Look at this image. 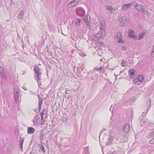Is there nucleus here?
Wrapping results in <instances>:
<instances>
[{
	"instance_id": "nucleus-41",
	"label": "nucleus",
	"mask_w": 154,
	"mask_h": 154,
	"mask_svg": "<svg viewBox=\"0 0 154 154\" xmlns=\"http://www.w3.org/2000/svg\"><path fill=\"white\" fill-rule=\"evenodd\" d=\"M134 40H136L137 39V36L134 35L133 36V37L132 38Z\"/></svg>"
},
{
	"instance_id": "nucleus-56",
	"label": "nucleus",
	"mask_w": 154,
	"mask_h": 154,
	"mask_svg": "<svg viewBox=\"0 0 154 154\" xmlns=\"http://www.w3.org/2000/svg\"><path fill=\"white\" fill-rule=\"evenodd\" d=\"M112 109L111 107H110V108L109 110H110V111H111V110H112V109Z\"/></svg>"
},
{
	"instance_id": "nucleus-11",
	"label": "nucleus",
	"mask_w": 154,
	"mask_h": 154,
	"mask_svg": "<svg viewBox=\"0 0 154 154\" xmlns=\"http://www.w3.org/2000/svg\"><path fill=\"white\" fill-rule=\"evenodd\" d=\"M151 100L150 99H149L146 102V104L147 105V106L148 107V108L146 109V112H143V113L144 114L145 113V115H146V114H147V113L149 111V108L150 107V106H151Z\"/></svg>"
},
{
	"instance_id": "nucleus-20",
	"label": "nucleus",
	"mask_w": 154,
	"mask_h": 154,
	"mask_svg": "<svg viewBox=\"0 0 154 154\" xmlns=\"http://www.w3.org/2000/svg\"><path fill=\"white\" fill-rule=\"evenodd\" d=\"M0 74L2 78L4 79L5 78V73L4 69H2L1 70L0 69Z\"/></svg>"
},
{
	"instance_id": "nucleus-14",
	"label": "nucleus",
	"mask_w": 154,
	"mask_h": 154,
	"mask_svg": "<svg viewBox=\"0 0 154 154\" xmlns=\"http://www.w3.org/2000/svg\"><path fill=\"white\" fill-rule=\"evenodd\" d=\"M23 14H24V12L22 11H21L19 14H18V18L20 20H22L23 19Z\"/></svg>"
},
{
	"instance_id": "nucleus-15",
	"label": "nucleus",
	"mask_w": 154,
	"mask_h": 154,
	"mask_svg": "<svg viewBox=\"0 0 154 154\" xmlns=\"http://www.w3.org/2000/svg\"><path fill=\"white\" fill-rule=\"evenodd\" d=\"M14 98L15 101L17 102L18 101V99L19 96V92L18 91H14Z\"/></svg>"
},
{
	"instance_id": "nucleus-28",
	"label": "nucleus",
	"mask_w": 154,
	"mask_h": 154,
	"mask_svg": "<svg viewBox=\"0 0 154 154\" xmlns=\"http://www.w3.org/2000/svg\"><path fill=\"white\" fill-rule=\"evenodd\" d=\"M39 147L42 150V152L44 153L45 152V148L42 145H39Z\"/></svg>"
},
{
	"instance_id": "nucleus-48",
	"label": "nucleus",
	"mask_w": 154,
	"mask_h": 154,
	"mask_svg": "<svg viewBox=\"0 0 154 154\" xmlns=\"http://www.w3.org/2000/svg\"><path fill=\"white\" fill-rule=\"evenodd\" d=\"M22 88L23 89L25 90H26L27 88L26 87H22Z\"/></svg>"
},
{
	"instance_id": "nucleus-50",
	"label": "nucleus",
	"mask_w": 154,
	"mask_h": 154,
	"mask_svg": "<svg viewBox=\"0 0 154 154\" xmlns=\"http://www.w3.org/2000/svg\"><path fill=\"white\" fill-rule=\"evenodd\" d=\"M69 91H66V92H65V94H69V92H69Z\"/></svg>"
},
{
	"instance_id": "nucleus-26",
	"label": "nucleus",
	"mask_w": 154,
	"mask_h": 154,
	"mask_svg": "<svg viewBox=\"0 0 154 154\" xmlns=\"http://www.w3.org/2000/svg\"><path fill=\"white\" fill-rule=\"evenodd\" d=\"M85 68V66L83 64L81 65H79L78 67V69H80L83 71Z\"/></svg>"
},
{
	"instance_id": "nucleus-64",
	"label": "nucleus",
	"mask_w": 154,
	"mask_h": 154,
	"mask_svg": "<svg viewBox=\"0 0 154 154\" xmlns=\"http://www.w3.org/2000/svg\"><path fill=\"white\" fill-rule=\"evenodd\" d=\"M35 111L36 112V110H35Z\"/></svg>"
},
{
	"instance_id": "nucleus-58",
	"label": "nucleus",
	"mask_w": 154,
	"mask_h": 154,
	"mask_svg": "<svg viewBox=\"0 0 154 154\" xmlns=\"http://www.w3.org/2000/svg\"><path fill=\"white\" fill-rule=\"evenodd\" d=\"M2 69V68H1V66H0V69L1 70Z\"/></svg>"
},
{
	"instance_id": "nucleus-30",
	"label": "nucleus",
	"mask_w": 154,
	"mask_h": 154,
	"mask_svg": "<svg viewBox=\"0 0 154 154\" xmlns=\"http://www.w3.org/2000/svg\"><path fill=\"white\" fill-rule=\"evenodd\" d=\"M132 5L135 8H136L138 4L136 3L135 2H133L131 3V5Z\"/></svg>"
},
{
	"instance_id": "nucleus-4",
	"label": "nucleus",
	"mask_w": 154,
	"mask_h": 154,
	"mask_svg": "<svg viewBox=\"0 0 154 154\" xmlns=\"http://www.w3.org/2000/svg\"><path fill=\"white\" fill-rule=\"evenodd\" d=\"M100 32L101 36H103L106 35V32L105 31L106 29L105 23V21L101 20H100Z\"/></svg>"
},
{
	"instance_id": "nucleus-25",
	"label": "nucleus",
	"mask_w": 154,
	"mask_h": 154,
	"mask_svg": "<svg viewBox=\"0 0 154 154\" xmlns=\"http://www.w3.org/2000/svg\"><path fill=\"white\" fill-rule=\"evenodd\" d=\"M105 8L106 10L108 11H109V10L111 11L113 9V8H112V6L110 5L106 6Z\"/></svg>"
},
{
	"instance_id": "nucleus-9",
	"label": "nucleus",
	"mask_w": 154,
	"mask_h": 154,
	"mask_svg": "<svg viewBox=\"0 0 154 154\" xmlns=\"http://www.w3.org/2000/svg\"><path fill=\"white\" fill-rule=\"evenodd\" d=\"M129 74L131 79H133L136 73V71L133 69H130L128 71Z\"/></svg>"
},
{
	"instance_id": "nucleus-19",
	"label": "nucleus",
	"mask_w": 154,
	"mask_h": 154,
	"mask_svg": "<svg viewBox=\"0 0 154 154\" xmlns=\"http://www.w3.org/2000/svg\"><path fill=\"white\" fill-rule=\"evenodd\" d=\"M131 7V3L127 4H125L122 7V9L123 10H126Z\"/></svg>"
},
{
	"instance_id": "nucleus-60",
	"label": "nucleus",
	"mask_w": 154,
	"mask_h": 154,
	"mask_svg": "<svg viewBox=\"0 0 154 154\" xmlns=\"http://www.w3.org/2000/svg\"><path fill=\"white\" fill-rule=\"evenodd\" d=\"M22 75H24V73H22Z\"/></svg>"
},
{
	"instance_id": "nucleus-53",
	"label": "nucleus",
	"mask_w": 154,
	"mask_h": 154,
	"mask_svg": "<svg viewBox=\"0 0 154 154\" xmlns=\"http://www.w3.org/2000/svg\"><path fill=\"white\" fill-rule=\"evenodd\" d=\"M105 80L107 81H109L108 79L107 78H106L105 79Z\"/></svg>"
},
{
	"instance_id": "nucleus-40",
	"label": "nucleus",
	"mask_w": 154,
	"mask_h": 154,
	"mask_svg": "<svg viewBox=\"0 0 154 154\" xmlns=\"http://www.w3.org/2000/svg\"><path fill=\"white\" fill-rule=\"evenodd\" d=\"M134 40H136L137 39V36L134 35L133 36V37L132 38Z\"/></svg>"
},
{
	"instance_id": "nucleus-13",
	"label": "nucleus",
	"mask_w": 154,
	"mask_h": 154,
	"mask_svg": "<svg viewBox=\"0 0 154 154\" xmlns=\"http://www.w3.org/2000/svg\"><path fill=\"white\" fill-rule=\"evenodd\" d=\"M35 131V129L32 127H29L27 128V133L29 134H33Z\"/></svg>"
},
{
	"instance_id": "nucleus-57",
	"label": "nucleus",
	"mask_w": 154,
	"mask_h": 154,
	"mask_svg": "<svg viewBox=\"0 0 154 154\" xmlns=\"http://www.w3.org/2000/svg\"><path fill=\"white\" fill-rule=\"evenodd\" d=\"M12 2H11V5H12Z\"/></svg>"
},
{
	"instance_id": "nucleus-24",
	"label": "nucleus",
	"mask_w": 154,
	"mask_h": 154,
	"mask_svg": "<svg viewBox=\"0 0 154 154\" xmlns=\"http://www.w3.org/2000/svg\"><path fill=\"white\" fill-rule=\"evenodd\" d=\"M148 124L150 126V129H154V124L153 123L151 122H149L148 123Z\"/></svg>"
},
{
	"instance_id": "nucleus-47",
	"label": "nucleus",
	"mask_w": 154,
	"mask_h": 154,
	"mask_svg": "<svg viewBox=\"0 0 154 154\" xmlns=\"http://www.w3.org/2000/svg\"><path fill=\"white\" fill-rule=\"evenodd\" d=\"M85 73H86V72L85 71L83 72L82 73V77L84 76V75L83 74Z\"/></svg>"
},
{
	"instance_id": "nucleus-46",
	"label": "nucleus",
	"mask_w": 154,
	"mask_h": 154,
	"mask_svg": "<svg viewBox=\"0 0 154 154\" xmlns=\"http://www.w3.org/2000/svg\"><path fill=\"white\" fill-rule=\"evenodd\" d=\"M98 69L97 67H95L94 69V70H97Z\"/></svg>"
},
{
	"instance_id": "nucleus-63",
	"label": "nucleus",
	"mask_w": 154,
	"mask_h": 154,
	"mask_svg": "<svg viewBox=\"0 0 154 154\" xmlns=\"http://www.w3.org/2000/svg\"><path fill=\"white\" fill-rule=\"evenodd\" d=\"M22 47H23V45Z\"/></svg>"
},
{
	"instance_id": "nucleus-38",
	"label": "nucleus",
	"mask_w": 154,
	"mask_h": 154,
	"mask_svg": "<svg viewBox=\"0 0 154 154\" xmlns=\"http://www.w3.org/2000/svg\"><path fill=\"white\" fill-rule=\"evenodd\" d=\"M122 49L124 50H126L127 48V47L125 46H122Z\"/></svg>"
},
{
	"instance_id": "nucleus-52",
	"label": "nucleus",
	"mask_w": 154,
	"mask_h": 154,
	"mask_svg": "<svg viewBox=\"0 0 154 154\" xmlns=\"http://www.w3.org/2000/svg\"><path fill=\"white\" fill-rule=\"evenodd\" d=\"M116 152H113L112 153L107 154H116Z\"/></svg>"
},
{
	"instance_id": "nucleus-10",
	"label": "nucleus",
	"mask_w": 154,
	"mask_h": 154,
	"mask_svg": "<svg viewBox=\"0 0 154 154\" xmlns=\"http://www.w3.org/2000/svg\"><path fill=\"white\" fill-rule=\"evenodd\" d=\"M136 9L139 11H141L142 12H144L146 11L144 7L142 5L140 4L137 5Z\"/></svg>"
},
{
	"instance_id": "nucleus-22",
	"label": "nucleus",
	"mask_w": 154,
	"mask_h": 154,
	"mask_svg": "<svg viewBox=\"0 0 154 154\" xmlns=\"http://www.w3.org/2000/svg\"><path fill=\"white\" fill-rule=\"evenodd\" d=\"M24 142V139H21V138L20 137V140L19 142L20 145V147L22 150H23V143Z\"/></svg>"
},
{
	"instance_id": "nucleus-39",
	"label": "nucleus",
	"mask_w": 154,
	"mask_h": 154,
	"mask_svg": "<svg viewBox=\"0 0 154 154\" xmlns=\"http://www.w3.org/2000/svg\"><path fill=\"white\" fill-rule=\"evenodd\" d=\"M134 36V34L128 35V37L131 38H132Z\"/></svg>"
},
{
	"instance_id": "nucleus-23",
	"label": "nucleus",
	"mask_w": 154,
	"mask_h": 154,
	"mask_svg": "<svg viewBox=\"0 0 154 154\" xmlns=\"http://www.w3.org/2000/svg\"><path fill=\"white\" fill-rule=\"evenodd\" d=\"M145 36V34L144 33H142L140 34L138 36V40H140L143 38Z\"/></svg>"
},
{
	"instance_id": "nucleus-12",
	"label": "nucleus",
	"mask_w": 154,
	"mask_h": 154,
	"mask_svg": "<svg viewBox=\"0 0 154 154\" xmlns=\"http://www.w3.org/2000/svg\"><path fill=\"white\" fill-rule=\"evenodd\" d=\"M38 112H39L40 111L41 109L42 108V104L43 103V100L41 98V97H40L39 96H38Z\"/></svg>"
},
{
	"instance_id": "nucleus-59",
	"label": "nucleus",
	"mask_w": 154,
	"mask_h": 154,
	"mask_svg": "<svg viewBox=\"0 0 154 154\" xmlns=\"http://www.w3.org/2000/svg\"><path fill=\"white\" fill-rule=\"evenodd\" d=\"M32 152H30L29 154H32Z\"/></svg>"
},
{
	"instance_id": "nucleus-55",
	"label": "nucleus",
	"mask_w": 154,
	"mask_h": 154,
	"mask_svg": "<svg viewBox=\"0 0 154 154\" xmlns=\"http://www.w3.org/2000/svg\"><path fill=\"white\" fill-rule=\"evenodd\" d=\"M122 71H121L120 72V74L122 72Z\"/></svg>"
},
{
	"instance_id": "nucleus-42",
	"label": "nucleus",
	"mask_w": 154,
	"mask_h": 154,
	"mask_svg": "<svg viewBox=\"0 0 154 154\" xmlns=\"http://www.w3.org/2000/svg\"><path fill=\"white\" fill-rule=\"evenodd\" d=\"M151 135V134L150 133L147 135V136H146V137L148 138H150Z\"/></svg>"
},
{
	"instance_id": "nucleus-18",
	"label": "nucleus",
	"mask_w": 154,
	"mask_h": 154,
	"mask_svg": "<svg viewBox=\"0 0 154 154\" xmlns=\"http://www.w3.org/2000/svg\"><path fill=\"white\" fill-rule=\"evenodd\" d=\"M133 83L137 85H139L140 84L141 82L139 81V79L137 78H136L134 80Z\"/></svg>"
},
{
	"instance_id": "nucleus-33",
	"label": "nucleus",
	"mask_w": 154,
	"mask_h": 154,
	"mask_svg": "<svg viewBox=\"0 0 154 154\" xmlns=\"http://www.w3.org/2000/svg\"><path fill=\"white\" fill-rule=\"evenodd\" d=\"M84 21H85V23L86 22H87V21H88V17L87 16H86L85 17H84L83 18Z\"/></svg>"
},
{
	"instance_id": "nucleus-29",
	"label": "nucleus",
	"mask_w": 154,
	"mask_h": 154,
	"mask_svg": "<svg viewBox=\"0 0 154 154\" xmlns=\"http://www.w3.org/2000/svg\"><path fill=\"white\" fill-rule=\"evenodd\" d=\"M76 22V24L77 26H79L80 24V23L81 22V20L78 18H77L75 20Z\"/></svg>"
},
{
	"instance_id": "nucleus-35",
	"label": "nucleus",
	"mask_w": 154,
	"mask_h": 154,
	"mask_svg": "<svg viewBox=\"0 0 154 154\" xmlns=\"http://www.w3.org/2000/svg\"><path fill=\"white\" fill-rule=\"evenodd\" d=\"M37 82V83H38V88H41V87L40 86V85H42V84H41V82H39V81H40V80H36Z\"/></svg>"
},
{
	"instance_id": "nucleus-45",
	"label": "nucleus",
	"mask_w": 154,
	"mask_h": 154,
	"mask_svg": "<svg viewBox=\"0 0 154 154\" xmlns=\"http://www.w3.org/2000/svg\"><path fill=\"white\" fill-rule=\"evenodd\" d=\"M103 68L101 66L99 68H98L97 70H100L101 71L102 69H103Z\"/></svg>"
},
{
	"instance_id": "nucleus-6",
	"label": "nucleus",
	"mask_w": 154,
	"mask_h": 154,
	"mask_svg": "<svg viewBox=\"0 0 154 154\" xmlns=\"http://www.w3.org/2000/svg\"><path fill=\"white\" fill-rule=\"evenodd\" d=\"M40 118L38 115H36L33 120V125L35 126H38L40 125Z\"/></svg>"
},
{
	"instance_id": "nucleus-44",
	"label": "nucleus",
	"mask_w": 154,
	"mask_h": 154,
	"mask_svg": "<svg viewBox=\"0 0 154 154\" xmlns=\"http://www.w3.org/2000/svg\"><path fill=\"white\" fill-rule=\"evenodd\" d=\"M134 86H133L132 87H131V88H130L129 89V91H130L131 90H132V91H133L134 90Z\"/></svg>"
},
{
	"instance_id": "nucleus-3",
	"label": "nucleus",
	"mask_w": 154,
	"mask_h": 154,
	"mask_svg": "<svg viewBox=\"0 0 154 154\" xmlns=\"http://www.w3.org/2000/svg\"><path fill=\"white\" fill-rule=\"evenodd\" d=\"M87 73L88 74V75H87V76L89 77L91 79L94 81L92 85L95 84L96 83L97 79L98 76L97 74L93 72H88Z\"/></svg>"
},
{
	"instance_id": "nucleus-5",
	"label": "nucleus",
	"mask_w": 154,
	"mask_h": 154,
	"mask_svg": "<svg viewBox=\"0 0 154 154\" xmlns=\"http://www.w3.org/2000/svg\"><path fill=\"white\" fill-rule=\"evenodd\" d=\"M120 22V25L122 26H125L127 25L128 22V18L123 16L121 17L120 19L119 20Z\"/></svg>"
},
{
	"instance_id": "nucleus-32",
	"label": "nucleus",
	"mask_w": 154,
	"mask_h": 154,
	"mask_svg": "<svg viewBox=\"0 0 154 154\" xmlns=\"http://www.w3.org/2000/svg\"><path fill=\"white\" fill-rule=\"evenodd\" d=\"M44 113L43 112H41L40 113V116L41 117V120H42L43 119V116L44 115Z\"/></svg>"
},
{
	"instance_id": "nucleus-1",
	"label": "nucleus",
	"mask_w": 154,
	"mask_h": 154,
	"mask_svg": "<svg viewBox=\"0 0 154 154\" xmlns=\"http://www.w3.org/2000/svg\"><path fill=\"white\" fill-rule=\"evenodd\" d=\"M34 75L35 80H41L42 75L41 69L38 65H35L34 67Z\"/></svg>"
},
{
	"instance_id": "nucleus-36",
	"label": "nucleus",
	"mask_w": 154,
	"mask_h": 154,
	"mask_svg": "<svg viewBox=\"0 0 154 154\" xmlns=\"http://www.w3.org/2000/svg\"><path fill=\"white\" fill-rule=\"evenodd\" d=\"M85 23H86V25L88 27H91L90 22L89 21H88L87 22H86Z\"/></svg>"
},
{
	"instance_id": "nucleus-37",
	"label": "nucleus",
	"mask_w": 154,
	"mask_h": 154,
	"mask_svg": "<svg viewBox=\"0 0 154 154\" xmlns=\"http://www.w3.org/2000/svg\"><path fill=\"white\" fill-rule=\"evenodd\" d=\"M121 65L122 66H125L126 65L125 62L123 61H122L121 63Z\"/></svg>"
},
{
	"instance_id": "nucleus-49",
	"label": "nucleus",
	"mask_w": 154,
	"mask_h": 154,
	"mask_svg": "<svg viewBox=\"0 0 154 154\" xmlns=\"http://www.w3.org/2000/svg\"><path fill=\"white\" fill-rule=\"evenodd\" d=\"M66 97L67 98H68V99H69V97H70V95H67V96H66Z\"/></svg>"
},
{
	"instance_id": "nucleus-61",
	"label": "nucleus",
	"mask_w": 154,
	"mask_h": 154,
	"mask_svg": "<svg viewBox=\"0 0 154 154\" xmlns=\"http://www.w3.org/2000/svg\"><path fill=\"white\" fill-rule=\"evenodd\" d=\"M12 0H11V2H12Z\"/></svg>"
},
{
	"instance_id": "nucleus-16",
	"label": "nucleus",
	"mask_w": 154,
	"mask_h": 154,
	"mask_svg": "<svg viewBox=\"0 0 154 154\" xmlns=\"http://www.w3.org/2000/svg\"><path fill=\"white\" fill-rule=\"evenodd\" d=\"M76 0H73L71 2H70L69 4V8L74 7L77 5Z\"/></svg>"
},
{
	"instance_id": "nucleus-51",
	"label": "nucleus",
	"mask_w": 154,
	"mask_h": 154,
	"mask_svg": "<svg viewBox=\"0 0 154 154\" xmlns=\"http://www.w3.org/2000/svg\"><path fill=\"white\" fill-rule=\"evenodd\" d=\"M152 55L154 54V50H152Z\"/></svg>"
},
{
	"instance_id": "nucleus-27",
	"label": "nucleus",
	"mask_w": 154,
	"mask_h": 154,
	"mask_svg": "<svg viewBox=\"0 0 154 154\" xmlns=\"http://www.w3.org/2000/svg\"><path fill=\"white\" fill-rule=\"evenodd\" d=\"M137 78L139 79V81H140L141 83L144 79L143 75H140L139 76L138 78Z\"/></svg>"
},
{
	"instance_id": "nucleus-7",
	"label": "nucleus",
	"mask_w": 154,
	"mask_h": 154,
	"mask_svg": "<svg viewBox=\"0 0 154 154\" xmlns=\"http://www.w3.org/2000/svg\"><path fill=\"white\" fill-rule=\"evenodd\" d=\"M116 38L118 39L117 42L119 43L122 42V43H125V42L122 39V34L119 32H118L117 33Z\"/></svg>"
},
{
	"instance_id": "nucleus-21",
	"label": "nucleus",
	"mask_w": 154,
	"mask_h": 154,
	"mask_svg": "<svg viewBox=\"0 0 154 154\" xmlns=\"http://www.w3.org/2000/svg\"><path fill=\"white\" fill-rule=\"evenodd\" d=\"M113 140L112 137H109L108 139V141H107L106 143V145L108 146L111 144Z\"/></svg>"
},
{
	"instance_id": "nucleus-54",
	"label": "nucleus",
	"mask_w": 154,
	"mask_h": 154,
	"mask_svg": "<svg viewBox=\"0 0 154 154\" xmlns=\"http://www.w3.org/2000/svg\"><path fill=\"white\" fill-rule=\"evenodd\" d=\"M100 61H103V59H100Z\"/></svg>"
},
{
	"instance_id": "nucleus-2",
	"label": "nucleus",
	"mask_w": 154,
	"mask_h": 154,
	"mask_svg": "<svg viewBox=\"0 0 154 154\" xmlns=\"http://www.w3.org/2000/svg\"><path fill=\"white\" fill-rule=\"evenodd\" d=\"M75 12L77 15L80 17H83L85 14V10L81 7L77 8L75 10Z\"/></svg>"
},
{
	"instance_id": "nucleus-62",
	"label": "nucleus",
	"mask_w": 154,
	"mask_h": 154,
	"mask_svg": "<svg viewBox=\"0 0 154 154\" xmlns=\"http://www.w3.org/2000/svg\"><path fill=\"white\" fill-rule=\"evenodd\" d=\"M72 52H73V50H72Z\"/></svg>"
},
{
	"instance_id": "nucleus-8",
	"label": "nucleus",
	"mask_w": 154,
	"mask_h": 154,
	"mask_svg": "<svg viewBox=\"0 0 154 154\" xmlns=\"http://www.w3.org/2000/svg\"><path fill=\"white\" fill-rule=\"evenodd\" d=\"M130 131L129 125L128 123L125 124L123 128L122 131L125 134L128 133Z\"/></svg>"
},
{
	"instance_id": "nucleus-31",
	"label": "nucleus",
	"mask_w": 154,
	"mask_h": 154,
	"mask_svg": "<svg viewBox=\"0 0 154 154\" xmlns=\"http://www.w3.org/2000/svg\"><path fill=\"white\" fill-rule=\"evenodd\" d=\"M128 33L129 35L134 34V32L132 30L130 29H129L128 30Z\"/></svg>"
},
{
	"instance_id": "nucleus-17",
	"label": "nucleus",
	"mask_w": 154,
	"mask_h": 154,
	"mask_svg": "<svg viewBox=\"0 0 154 154\" xmlns=\"http://www.w3.org/2000/svg\"><path fill=\"white\" fill-rule=\"evenodd\" d=\"M44 130L42 129L40 132L39 136V138L40 140H42L44 136Z\"/></svg>"
},
{
	"instance_id": "nucleus-34",
	"label": "nucleus",
	"mask_w": 154,
	"mask_h": 154,
	"mask_svg": "<svg viewBox=\"0 0 154 154\" xmlns=\"http://www.w3.org/2000/svg\"><path fill=\"white\" fill-rule=\"evenodd\" d=\"M149 143L151 144H153L154 143V138H152L151 140H150Z\"/></svg>"
},
{
	"instance_id": "nucleus-43",
	"label": "nucleus",
	"mask_w": 154,
	"mask_h": 154,
	"mask_svg": "<svg viewBox=\"0 0 154 154\" xmlns=\"http://www.w3.org/2000/svg\"><path fill=\"white\" fill-rule=\"evenodd\" d=\"M46 111V109L45 108H44L42 109L41 112H43L45 114Z\"/></svg>"
}]
</instances>
